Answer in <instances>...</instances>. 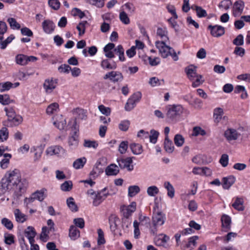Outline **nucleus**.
Returning <instances> with one entry per match:
<instances>
[{"label": "nucleus", "instance_id": "1", "mask_svg": "<svg viewBox=\"0 0 250 250\" xmlns=\"http://www.w3.org/2000/svg\"><path fill=\"white\" fill-rule=\"evenodd\" d=\"M4 179H6L9 184L22 193L24 191L27 184L25 180H21L20 171L18 169L9 170L6 172Z\"/></svg>", "mask_w": 250, "mask_h": 250}, {"label": "nucleus", "instance_id": "2", "mask_svg": "<svg viewBox=\"0 0 250 250\" xmlns=\"http://www.w3.org/2000/svg\"><path fill=\"white\" fill-rule=\"evenodd\" d=\"M166 42H160L159 41L155 42V46L158 49L159 54L163 58H167L170 56L174 61H177L179 58L176 52L173 48L167 45Z\"/></svg>", "mask_w": 250, "mask_h": 250}, {"label": "nucleus", "instance_id": "3", "mask_svg": "<svg viewBox=\"0 0 250 250\" xmlns=\"http://www.w3.org/2000/svg\"><path fill=\"white\" fill-rule=\"evenodd\" d=\"M166 221V217L161 212L153 213L152 218V224L149 226L150 233L155 235L158 231V228L162 226Z\"/></svg>", "mask_w": 250, "mask_h": 250}, {"label": "nucleus", "instance_id": "4", "mask_svg": "<svg viewBox=\"0 0 250 250\" xmlns=\"http://www.w3.org/2000/svg\"><path fill=\"white\" fill-rule=\"evenodd\" d=\"M183 111V108L181 105H170L167 108V117L171 120L175 119Z\"/></svg>", "mask_w": 250, "mask_h": 250}, {"label": "nucleus", "instance_id": "5", "mask_svg": "<svg viewBox=\"0 0 250 250\" xmlns=\"http://www.w3.org/2000/svg\"><path fill=\"white\" fill-rule=\"evenodd\" d=\"M142 97L140 92H137L132 95L127 101L125 104V109L126 111H129L133 109L139 102Z\"/></svg>", "mask_w": 250, "mask_h": 250}, {"label": "nucleus", "instance_id": "6", "mask_svg": "<svg viewBox=\"0 0 250 250\" xmlns=\"http://www.w3.org/2000/svg\"><path fill=\"white\" fill-rule=\"evenodd\" d=\"M208 29L210 31L211 36L216 38L223 36L225 32V28L219 25H209Z\"/></svg>", "mask_w": 250, "mask_h": 250}, {"label": "nucleus", "instance_id": "7", "mask_svg": "<svg viewBox=\"0 0 250 250\" xmlns=\"http://www.w3.org/2000/svg\"><path fill=\"white\" fill-rule=\"evenodd\" d=\"M136 209V203L132 202L129 205H123L121 207L120 209L124 216L126 218H128L131 215Z\"/></svg>", "mask_w": 250, "mask_h": 250}, {"label": "nucleus", "instance_id": "8", "mask_svg": "<svg viewBox=\"0 0 250 250\" xmlns=\"http://www.w3.org/2000/svg\"><path fill=\"white\" fill-rule=\"evenodd\" d=\"M117 162L121 169H126L128 171H131L134 168L132 158L127 157L125 159L117 160Z\"/></svg>", "mask_w": 250, "mask_h": 250}, {"label": "nucleus", "instance_id": "9", "mask_svg": "<svg viewBox=\"0 0 250 250\" xmlns=\"http://www.w3.org/2000/svg\"><path fill=\"white\" fill-rule=\"evenodd\" d=\"M104 79L105 80L109 79L111 82L116 83L122 81L124 77L120 72L112 71L104 75Z\"/></svg>", "mask_w": 250, "mask_h": 250}, {"label": "nucleus", "instance_id": "10", "mask_svg": "<svg viewBox=\"0 0 250 250\" xmlns=\"http://www.w3.org/2000/svg\"><path fill=\"white\" fill-rule=\"evenodd\" d=\"M104 168L103 167L100 160H98L94 166L92 170L89 174L91 178L96 179L103 173Z\"/></svg>", "mask_w": 250, "mask_h": 250}, {"label": "nucleus", "instance_id": "11", "mask_svg": "<svg viewBox=\"0 0 250 250\" xmlns=\"http://www.w3.org/2000/svg\"><path fill=\"white\" fill-rule=\"evenodd\" d=\"M57 83V80L53 78L47 79L44 81L43 88L46 93H51L56 88Z\"/></svg>", "mask_w": 250, "mask_h": 250}, {"label": "nucleus", "instance_id": "12", "mask_svg": "<svg viewBox=\"0 0 250 250\" xmlns=\"http://www.w3.org/2000/svg\"><path fill=\"white\" fill-rule=\"evenodd\" d=\"M53 125L60 130H63L66 126L65 119L62 115H57L52 118Z\"/></svg>", "mask_w": 250, "mask_h": 250}, {"label": "nucleus", "instance_id": "13", "mask_svg": "<svg viewBox=\"0 0 250 250\" xmlns=\"http://www.w3.org/2000/svg\"><path fill=\"white\" fill-rule=\"evenodd\" d=\"M45 153L49 156L59 155L64 153V149L61 146H53L48 147L45 150Z\"/></svg>", "mask_w": 250, "mask_h": 250}, {"label": "nucleus", "instance_id": "14", "mask_svg": "<svg viewBox=\"0 0 250 250\" xmlns=\"http://www.w3.org/2000/svg\"><path fill=\"white\" fill-rule=\"evenodd\" d=\"M55 23L50 20H45L42 23V27L44 33L47 34H52L55 28Z\"/></svg>", "mask_w": 250, "mask_h": 250}, {"label": "nucleus", "instance_id": "15", "mask_svg": "<svg viewBox=\"0 0 250 250\" xmlns=\"http://www.w3.org/2000/svg\"><path fill=\"white\" fill-rule=\"evenodd\" d=\"M240 135L236 130L233 128H228L224 132V136L229 142L236 140Z\"/></svg>", "mask_w": 250, "mask_h": 250}, {"label": "nucleus", "instance_id": "16", "mask_svg": "<svg viewBox=\"0 0 250 250\" xmlns=\"http://www.w3.org/2000/svg\"><path fill=\"white\" fill-rule=\"evenodd\" d=\"M101 67L105 70H114L117 68L116 62L110 59H104L101 62Z\"/></svg>", "mask_w": 250, "mask_h": 250}, {"label": "nucleus", "instance_id": "17", "mask_svg": "<svg viewBox=\"0 0 250 250\" xmlns=\"http://www.w3.org/2000/svg\"><path fill=\"white\" fill-rule=\"evenodd\" d=\"M46 191V189L43 188L40 190H38L34 192L31 198L26 199V201H28V203H31L34 201L35 199L38 200L39 201H42L45 197L44 193Z\"/></svg>", "mask_w": 250, "mask_h": 250}, {"label": "nucleus", "instance_id": "18", "mask_svg": "<svg viewBox=\"0 0 250 250\" xmlns=\"http://www.w3.org/2000/svg\"><path fill=\"white\" fill-rule=\"evenodd\" d=\"M157 37L161 41L160 42H168V31L166 27H158L156 31Z\"/></svg>", "mask_w": 250, "mask_h": 250}, {"label": "nucleus", "instance_id": "19", "mask_svg": "<svg viewBox=\"0 0 250 250\" xmlns=\"http://www.w3.org/2000/svg\"><path fill=\"white\" fill-rule=\"evenodd\" d=\"M14 189L6 179L3 178L0 183V196L5 194L10 190Z\"/></svg>", "mask_w": 250, "mask_h": 250}, {"label": "nucleus", "instance_id": "20", "mask_svg": "<svg viewBox=\"0 0 250 250\" xmlns=\"http://www.w3.org/2000/svg\"><path fill=\"white\" fill-rule=\"evenodd\" d=\"M199 237L197 236H193L188 239V243L183 244L182 249L183 250H191L196 244V241Z\"/></svg>", "mask_w": 250, "mask_h": 250}, {"label": "nucleus", "instance_id": "21", "mask_svg": "<svg viewBox=\"0 0 250 250\" xmlns=\"http://www.w3.org/2000/svg\"><path fill=\"white\" fill-rule=\"evenodd\" d=\"M244 3L243 1H236L233 6V12L234 16L240 15L243 11Z\"/></svg>", "mask_w": 250, "mask_h": 250}, {"label": "nucleus", "instance_id": "22", "mask_svg": "<svg viewBox=\"0 0 250 250\" xmlns=\"http://www.w3.org/2000/svg\"><path fill=\"white\" fill-rule=\"evenodd\" d=\"M24 234L26 237L29 240V243L34 242V238L36 235V232L33 227L31 226L28 227L24 230Z\"/></svg>", "mask_w": 250, "mask_h": 250}, {"label": "nucleus", "instance_id": "23", "mask_svg": "<svg viewBox=\"0 0 250 250\" xmlns=\"http://www.w3.org/2000/svg\"><path fill=\"white\" fill-rule=\"evenodd\" d=\"M222 226L225 231H227L230 229L231 220L230 216L226 214H223L221 217Z\"/></svg>", "mask_w": 250, "mask_h": 250}, {"label": "nucleus", "instance_id": "24", "mask_svg": "<svg viewBox=\"0 0 250 250\" xmlns=\"http://www.w3.org/2000/svg\"><path fill=\"white\" fill-rule=\"evenodd\" d=\"M119 172V169L115 164H110L105 169V172L107 176H115Z\"/></svg>", "mask_w": 250, "mask_h": 250}, {"label": "nucleus", "instance_id": "25", "mask_svg": "<svg viewBox=\"0 0 250 250\" xmlns=\"http://www.w3.org/2000/svg\"><path fill=\"white\" fill-rule=\"evenodd\" d=\"M31 152L34 153V161L37 162L41 159L42 152L43 149L41 146H33L31 148Z\"/></svg>", "mask_w": 250, "mask_h": 250}, {"label": "nucleus", "instance_id": "26", "mask_svg": "<svg viewBox=\"0 0 250 250\" xmlns=\"http://www.w3.org/2000/svg\"><path fill=\"white\" fill-rule=\"evenodd\" d=\"M169 240V237L166 234H161L155 239V243L157 246H164Z\"/></svg>", "mask_w": 250, "mask_h": 250}, {"label": "nucleus", "instance_id": "27", "mask_svg": "<svg viewBox=\"0 0 250 250\" xmlns=\"http://www.w3.org/2000/svg\"><path fill=\"white\" fill-rule=\"evenodd\" d=\"M15 219L18 223H22L25 222L27 217L26 216L22 213L19 209H16L14 211Z\"/></svg>", "mask_w": 250, "mask_h": 250}, {"label": "nucleus", "instance_id": "28", "mask_svg": "<svg viewBox=\"0 0 250 250\" xmlns=\"http://www.w3.org/2000/svg\"><path fill=\"white\" fill-rule=\"evenodd\" d=\"M114 54H116L119 57V60L121 62H124L125 60V50L121 45H119L114 49Z\"/></svg>", "mask_w": 250, "mask_h": 250}, {"label": "nucleus", "instance_id": "29", "mask_svg": "<svg viewBox=\"0 0 250 250\" xmlns=\"http://www.w3.org/2000/svg\"><path fill=\"white\" fill-rule=\"evenodd\" d=\"M86 163V159L83 157L76 159L73 163V167L76 169L82 168Z\"/></svg>", "mask_w": 250, "mask_h": 250}, {"label": "nucleus", "instance_id": "30", "mask_svg": "<svg viewBox=\"0 0 250 250\" xmlns=\"http://www.w3.org/2000/svg\"><path fill=\"white\" fill-rule=\"evenodd\" d=\"M11 157V154L9 153L4 154L3 158L0 161V167L2 169H6L8 167Z\"/></svg>", "mask_w": 250, "mask_h": 250}, {"label": "nucleus", "instance_id": "31", "mask_svg": "<svg viewBox=\"0 0 250 250\" xmlns=\"http://www.w3.org/2000/svg\"><path fill=\"white\" fill-rule=\"evenodd\" d=\"M129 146L132 152L134 155L141 154L143 151V147L139 144L132 143Z\"/></svg>", "mask_w": 250, "mask_h": 250}, {"label": "nucleus", "instance_id": "32", "mask_svg": "<svg viewBox=\"0 0 250 250\" xmlns=\"http://www.w3.org/2000/svg\"><path fill=\"white\" fill-rule=\"evenodd\" d=\"M235 178L234 176H229L223 178V187L224 189H229L235 182Z\"/></svg>", "mask_w": 250, "mask_h": 250}, {"label": "nucleus", "instance_id": "33", "mask_svg": "<svg viewBox=\"0 0 250 250\" xmlns=\"http://www.w3.org/2000/svg\"><path fill=\"white\" fill-rule=\"evenodd\" d=\"M59 105L58 103H54L49 105L46 108V113L48 115L55 114L58 112Z\"/></svg>", "mask_w": 250, "mask_h": 250}, {"label": "nucleus", "instance_id": "34", "mask_svg": "<svg viewBox=\"0 0 250 250\" xmlns=\"http://www.w3.org/2000/svg\"><path fill=\"white\" fill-rule=\"evenodd\" d=\"M69 235L72 240H75L80 236V231L75 226H72L69 229Z\"/></svg>", "mask_w": 250, "mask_h": 250}, {"label": "nucleus", "instance_id": "35", "mask_svg": "<svg viewBox=\"0 0 250 250\" xmlns=\"http://www.w3.org/2000/svg\"><path fill=\"white\" fill-rule=\"evenodd\" d=\"M164 186L167 191V196L170 198H173L175 194V190L173 186L169 182H165Z\"/></svg>", "mask_w": 250, "mask_h": 250}, {"label": "nucleus", "instance_id": "36", "mask_svg": "<svg viewBox=\"0 0 250 250\" xmlns=\"http://www.w3.org/2000/svg\"><path fill=\"white\" fill-rule=\"evenodd\" d=\"M68 145L71 149H75L78 145V137L76 133L72 136L69 137Z\"/></svg>", "mask_w": 250, "mask_h": 250}, {"label": "nucleus", "instance_id": "37", "mask_svg": "<svg viewBox=\"0 0 250 250\" xmlns=\"http://www.w3.org/2000/svg\"><path fill=\"white\" fill-rule=\"evenodd\" d=\"M140 191V188L139 186L136 185L130 186L128 188V196L130 197H133Z\"/></svg>", "mask_w": 250, "mask_h": 250}, {"label": "nucleus", "instance_id": "38", "mask_svg": "<svg viewBox=\"0 0 250 250\" xmlns=\"http://www.w3.org/2000/svg\"><path fill=\"white\" fill-rule=\"evenodd\" d=\"M66 203L68 207L72 211L76 212L78 210V208L73 197H70L67 198Z\"/></svg>", "mask_w": 250, "mask_h": 250}, {"label": "nucleus", "instance_id": "39", "mask_svg": "<svg viewBox=\"0 0 250 250\" xmlns=\"http://www.w3.org/2000/svg\"><path fill=\"white\" fill-rule=\"evenodd\" d=\"M186 72L188 78L191 81H193L194 80V77H195L197 75L195 68L192 66L186 68Z\"/></svg>", "mask_w": 250, "mask_h": 250}, {"label": "nucleus", "instance_id": "40", "mask_svg": "<svg viewBox=\"0 0 250 250\" xmlns=\"http://www.w3.org/2000/svg\"><path fill=\"white\" fill-rule=\"evenodd\" d=\"M164 148L165 150L168 153H172L174 149V146L171 141L168 138H165L164 141Z\"/></svg>", "mask_w": 250, "mask_h": 250}, {"label": "nucleus", "instance_id": "41", "mask_svg": "<svg viewBox=\"0 0 250 250\" xmlns=\"http://www.w3.org/2000/svg\"><path fill=\"white\" fill-rule=\"evenodd\" d=\"M8 22L10 28L13 30H19L21 26L20 23H19L15 19L13 18H9L7 20Z\"/></svg>", "mask_w": 250, "mask_h": 250}, {"label": "nucleus", "instance_id": "42", "mask_svg": "<svg viewBox=\"0 0 250 250\" xmlns=\"http://www.w3.org/2000/svg\"><path fill=\"white\" fill-rule=\"evenodd\" d=\"M10 123V126H17L22 122V118L19 115H16L8 121Z\"/></svg>", "mask_w": 250, "mask_h": 250}, {"label": "nucleus", "instance_id": "43", "mask_svg": "<svg viewBox=\"0 0 250 250\" xmlns=\"http://www.w3.org/2000/svg\"><path fill=\"white\" fill-rule=\"evenodd\" d=\"M27 56L23 54H18L16 56V62L21 65H24L27 64Z\"/></svg>", "mask_w": 250, "mask_h": 250}, {"label": "nucleus", "instance_id": "44", "mask_svg": "<svg viewBox=\"0 0 250 250\" xmlns=\"http://www.w3.org/2000/svg\"><path fill=\"white\" fill-rule=\"evenodd\" d=\"M159 192V188L156 186H151L148 187L146 190L147 195L150 197H154L158 194Z\"/></svg>", "mask_w": 250, "mask_h": 250}, {"label": "nucleus", "instance_id": "45", "mask_svg": "<svg viewBox=\"0 0 250 250\" xmlns=\"http://www.w3.org/2000/svg\"><path fill=\"white\" fill-rule=\"evenodd\" d=\"M150 134L148 136L150 142L153 144H156L159 135V132L154 129H151L150 131Z\"/></svg>", "mask_w": 250, "mask_h": 250}, {"label": "nucleus", "instance_id": "46", "mask_svg": "<svg viewBox=\"0 0 250 250\" xmlns=\"http://www.w3.org/2000/svg\"><path fill=\"white\" fill-rule=\"evenodd\" d=\"M242 199L237 198L236 199L235 202L232 204V206L238 210H243L244 207L243 205Z\"/></svg>", "mask_w": 250, "mask_h": 250}, {"label": "nucleus", "instance_id": "47", "mask_svg": "<svg viewBox=\"0 0 250 250\" xmlns=\"http://www.w3.org/2000/svg\"><path fill=\"white\" fill-rule=\"evenodd\" d=\"M223 115V110L221 108H217L214 109L213 116L215 121L219 122Z\"/></svg>", "mask_w": 250, "mask_h": 250}, {"label": "nucleus", "instance_id": "48", "mask_svg": "<svg viewBox=\"0 0 250 250\" xmlns=\"http://www.w3.org/2000/svg\"><path fill=\"white\" fill-rule=\"evenodd\" d=\"M191 8L195 9L196 11L197 16L199 18L205 17L207 14L205 10L202 9L201 7L198 6H192Z\"/></svg>", "mask_w": 250, "mask_h": 250}, {"label": "nucleus", "instance_id": "49", "mask_svg": "<svg viewBox=\"0 0 250 250\" xmlns=\"http://www.w3.org/2000/svg\"><path fill=\"white\" fill-rule=\"evenodd\" d=\"M9 135L8 129L5 127H2L0 130V141L3 142L6 141Z\"/></svg>", "mask_w": 250, "mask_h": 250}, {"label": "nucleus", "instance_id": "50", "mask_svg": "<svg viewBox=\"0 0 250 250\" xmlns=\"http://www.w3.org/2000/svg\"><path fill=\"white\" fill-rule=\"evenodd\" d=\"M13 86V84L10 82L0 83V92H3L10 90Z\"/></svg>", "mask_w": 250, "mask_h": 250}, {"label": "nucleus", "instance_id": "51", "mask_svg": "<svg viewBox=\"0 0 250 250\" xmlns=\"http://www.w3.org/2000/svg\"><path fill=\"white\" fill-rule=\"evenodd\" d=\"M98 233V239L97 243L98 245H103L105 243V240L104 238V233L101 229H98L97 230Z\"/></svg>", "mask_w": 250, "mask_h": 250}, {"label": "nucleus", "instance_id": "52", "mask_svg": "<svg viewBox=\"0 0 250 250\" xmlns=\"http://www.w3.org/2000/svg\"><path fill=\"white\" fill-rule=\"evenodd\" d=\"M192 81V86L193 87H196L202 84L204 80H203L202 75L197 74L196 76L194 77V80Z\"/></svg>", "mask_w": 250, "mask_h": 250}, {"label": "nucleus", "instance_id": "53", "mask_svg": "<svg viewBox=\"0 0 250 250\" xmlns=\"http://www.w3.org/2000/svg\"><path fill=\"white\" fill-rule=\"evenodd\" d=\"M206 134L205 130L199 126H195L193 128L192 135L197 136L198 135L204 136Z\"/></svg>", "mask_w": 250, "mask_h": 250}, {"label": "nucleus", "instance_id": "54", "mask_svg": "<svg viewBox=\"0 0 250 250\" xmlns=\"http://www.w3.org/2000/svg\"><path fill=\"white\" fill-rule=\"evenodd\" d=\"M72 182L71 181H67L61 185V189L62 191H69L72 189Z\"/></svg>", "mask_w": 250, "mask_h": 250}, {"label": "nucleus", "instance_id": "55", "mask_svg": "<svg viewBox=\"0 0 250 250\" xmlns=\"http://www.w3.org/2000/svg\"><path fill=\"white\" fill-rule=\"evenodd\" d=\"M92 199H93V205L95 207L98 206L104 201L98 193H96L95 196L92 197Z\"/></svg>", "mask_w": 250, "mask_h": 250}, {"label": "nucleus", "instance_id": "56", "mask_svg": "<svg viewBox=\"0 0 250 250\" xmlns=\"http://www.w3.org/2000/svg\"><path fill=\"white\" fill-rule=\"evenodd\" d=\"M123 9L128 13H132L135 9V7L132 3L128 2L122 6Z\"/></svg>", "mask_w": 250, "mask_h": 250}, {"label": "nucleus", "instance_id": "57", "mask_svg": "<svg viewBox=\"0 0 250 250\" xmlns=\"http://www.w3.org/2000/svg\"><path fill=\"white\" fill-rule=\"evenodd\" d=\"M174 141L177 146H181L183 145L185 140L182 135L176 134L174 137Z\"/></svg>", "mask_w": 250, "mask_h": 250}, {"label": "nucleus", "instance_id": "58", "mask_svg": "<svg viewBox=\"0 0 250 250\" xmlns=\"http://www.w3.org/2000/svg\"><path fill=\"white\" fill-rule=\"evenodd\" d=\"M237 236V233L235 232H229L223 238V242L224 243H228L230 241H232Z\"/></svg>", "mask_w": 250, "mask_h": 250}, {"label": "nucleus", "instance_id": "59", "mask_svg": "<svg viewBox=\"0 0 250 250\" xmlns=\"http://www.w3.org/2000/svg\"><path fill=\"white\" fill-rule=\"evenodd\" d=\"M15 38V36L13 35H11L6 40L2 41L0 43V48L4 49L7 45L10 43Z\"/></svg>", "mask_w": 250, "mask_h": 250}, {"label": "nucleus", "instance_id": "60", "mask_svg": "<svg viewBox=\"0 0 250 250\" xmlns=\"http://www.w3.org/2000/svg\"><path fill=\"white\" fill-rule=\"evenodd\" d=\"M87 24L86 21H83L77 26V29L79 31L80 36L83 35L85 32V25Z\"/></svg>", "mask_w": 250, "mask_h": 250}, {"label": "nucleus", "instance_id": "61", "mask_svg": "<svg viewBox=\"0 0 250 250\" xmlns=\"http://www.w3.org/2000/svg\"><path fill=\"white\" fill-rule=\"evenodd\" d=\"M1 222L2 225L9 230H11L13 228L12 222L8 218H3L2 219Z\"/></svg>", "mask_w": 250, "mask_h": 250}, {"label": "nucleus", "instance_id": "62", "mask_svg": "<svg viewBox=\"0 0 250 250\" xmlns=\"http://www.w3.org/2000/svg\"><path fill=\"white\" fill-rule=\"evenodd\" d=\"M129 125L130 122L128 120H124L119 124V128L122 131H126L128 130Z\"/></svg>", "mask_w": 250, "mask_h": 250}, {"label": "nucleus", "instance_id": "63", "mask_svg": "<svg viewBox=\"0 0 250 250\" xmlns=\"http://www.w3.org/2000/svg\"><path fill=\"white\" fill-rule=\"evenodd\" d=\"M11 101L8 95H0V103L3 105H7L10 104Z\"/></svg>", "mask_w": 250, "mask_h": 250}, {"label": "nucleus", "instance_id": "64", "mask_svg": "<svg viewBox=\"0 0 250 250\" xmlns=\"http://www.w3.org/2000/svg\"><path fill=\"white\" fill-rule=\"evenodd\" d=\"M58 70L61 73L68 74L71 70V67L67 64H63L58 67Z\"/></svg>", "mask_w": 250, "mask_h": 250}]
</instances>
